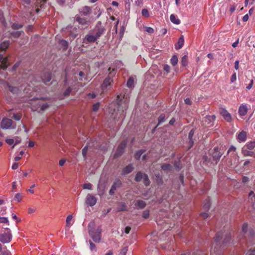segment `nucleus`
<instances>
[{"label":"nucleus","mask_w":255,"mask_h":255,"mask_svg":"<svg viewBox=\"0 0 255 255\" xmlns=\"http://www.w3.org/2000/svg\"><path fill=\"white\" fill-rule=\"evenodd\" d=\"M117 107L114 109V112L112 114V118L117 121L125 117L124 112L128 108V101L125 99L124 96L118 95L116 99Z\"/></svg>","instance_id":"1"},{"label":"nucleus","mask_w":255,"mask_h":255,"mask_svg":"<svg viewBox=\"0 0 255 255\" xmlns=\"http://www.w3.org/2000/svg\"><path fill=\"white\" fill-rule=\"evenodd\" d=\"M224 237H225V238L223 240V244L226 246L231 239L230 233L228 232L223 233L222 231H220L217 233L215 237V242L216 244L217 245L218 243L220 244L221 240L223 239Z\"/></svg>","instance_id":"2"},{"label":"nucleus","mask_w":255,"mask_h":255,"mask_svg":"<svg viewBox=\"0 0 255 255\" xmlns=\"http://www.w3.org/2000/svg\"><path fill=\"white\" fill-rule=\"evenodd\" d=\"M35 78L33 76H30L28 78V80L31 82V84L34 86V82H42L44 84H46L47 82H49L51 79V76L50 73L47 72L43 74V75L39 79H35Z\"/></svg>","instance_id":"3"},{"label":"nucleus","mask_w":255,"mask_h":255,"mask_svg":"<svg viewBox=\"0 0 255 255\" xmlns=\"http://www.w3.org/2000/svg\"><path fill=\"white\" fill-rule=\"evenodd\" d=\"M12 239V235L9 228H6L3 233L0 234V242L5 243H8Z\"/></svg>","instance_id":"4"},{"label":"nucleus","mask_w":255,"mask_h":255,"mask_svg":"<svg viewBox=\"0 0 255 255\" xmlns=\"http://www.w3.org/2000/svg\"><path fill=\"white\" fill-rule=\"evenodd\" d=\"M223 153L224 152L221 151L218 147H215L213 150L210 151V154L212 155L213 160L216 164L218 163Z\"/></svg>","instance_id":"5"},{"label":"nucleus","mask_w":255,"mask_h":255,"mask_svg":"<svg viewBox=\"0 0 255 255\" xmlns=\"http://www.w3.org/2000/svg\"><path fill=\"white\" fill-rule=\"evenodd\" d=\"M13 121L9 119H3L0 123V127L2 129H13L15 125H13Z\"/></svg>","instance_id":"6"},{"label":"nucleus","mask_w":255,"mask_h":255,"mask_svg":"<svg viewBox=\"0 0 255 255\" xmlns=\"http://www.w3.org/2000/svg\"><path fill=\"white\" fill-rule=\"evenodd\" d=\"M227 154H230V156L231 158V160L229 161V164L232 165L233 164V160L235 163L237 160L238 157L236 153V148L234 146H231L228 149Z\"/></svg>","instance_id":"7"},{"label":"nucleus","mask_w":255,"mask_h":255,"mask_svg":"<svg viewBox=\"0 0 255 255\" xmlns=\"http://www.w3.org/2000/svg\"><path fill=\"white\" fill-rule=\"evenodd\" d=\"M89 233L94 242L96 243H99L100 242L101 236L100 230L98 229L96 231L90 230Z\"/></svg>","instance_id":"8"},{"label":"nucleus","mask_w":255,"mask_h":255,"mask_svg":"<svg viewBox=\"0 0 255 255\" xmlns=\"http://www.w3.org/2000/svg\"><path fill=\"white\" fill-rule=\"evenodd\" d=\"M127 143L125 141L122 142L118 146L115 153L114 154V158L121 156L124 152V150L126 147Z\"/></svg>","instance_id":"9"},{"label":"nucleus","mask_w":255,"mask_h":255,"mask_svg":"<svg viewBox=\"0 0 255 255\" xmlns=\"http://www.w3.org/2000/svg\"><path fill=\"white\" fill-rule=\"evenodd\" d=\"M75 18V20L78 22L79 24L85 26V27L88 26L91 23V21L89 19H88L87 18L82 17L78 14L76 15Z\"/></svg>","instance_id":"10"},{"label":"nucleus","mask_w":255,"mask_h":255,"mask_svg":"<svg viewBox=\"0 0 255 255\" xmlns=\"http://www.w3.org/2000/svg\"><path fill=\"white\" fill-rule=\"evenodd\" d=\"M9 65V62L7 57H4L2 55H0V67L3 70L6 69Z\"/></svg>","instance_id":"11"},{"label":"nucleus","mask_w":255,"mask_h":255,"mask_svg":"<svg viewBox=\"0 0 255 255\" xmlns=\"http://www.w3.org/2000/svg\"><path fill=\"white\" fill-rule=\"evenodd\" d=\"M79 12L81 15L88 16L91 13L92 8L88 6H84L79 9Z\"/></svg>","instance_id":"12"},{"label":"nucleus","mask_w":255,"mask_h":255,"mask_svg":"<svg viewBox=\"0 0 255 255\" xmlns=\"http://www.w3.org/2000/svg\"><path fill=\"white\" fill-rule=\"evenodd\" d=\"M113 82V80L108 76L104 80L102 84L101 87L103 91H105V90L109 89V87H110L112 83Z\"/></svg>","instance_id":"13"},{"label":"nucleus","mask_w":255,"mask_h":255,"mask_svg":"<svg viewBox=\"0 0 255 255\" xmlns=\"http://www.w3.org/2000/svg\"><path fill=\"white\" fill-rule=\"evenodd\" d=\"M97 202L96 198L90 194H88L86 197V203L90 206H94Z\"/></svg>","instance_id":"14"},{"label":"nucleus","mask_w":255,"mask_h":255,"mask_svg":"<svg viewBox=\"0 0 255 255\" xmlns=\"http://www.w3.org/2000/svg\"><path fill=\"white\" fill-rule=\"evenodd\" d=\"M220 113L227 122H231L232 121L231 115L226 110L223 108L221 109L220 110Z\"/></svg>","instance_id":"15"},{"label":"nucleus","mask_w":255,"mask_h":255,"mask_svg":"<svg viewBox=\"0 0 255 255\" xmlns=\"http://www.w3.org/2000/svg\"><path fill=\"white\" fill-rule=\"evenodd\" d=\"M122 183L120 179H118L116 181L114 182L112 186L111 189L109 191V194L111 195H113L115 193V190L121 186Z\"/></svg>","instance_id":"16"},{"label":"nucleus","mask_w":255,"mask_h":255,"mask_svg":"<svg viewBox=\"0 0 255 255\" xmlns=\"http://www.w3.org/2000/svg\"><path fill=\"white\" fill-rule=\"evenodd\" d=\"M7 86H8L9 90L13 94H17L19 92L20 90H23L24 91V92L25 93L28 92L27 91H26V89L25 88L23 89L22 87H21L20 89H19V88H18L16 87H13V86H10L9 84H7Z\"/></svg>","instance_id":"17"},{"label":"nucleus","mask_w":255,"mask_h":255,"mask_svg":"<svg viewBox=\"0 0 255 255\" xmlns=\"http://www.w3.org/2000/svg\"><path fill=\"white\" fill-rule=\"evenodd\" d=\"M133 165L132 164H129L123 169L122 174L126 175L130 173L133 170Z\"/></svg>","instance_id":"18"},{"label":"nucleus","mask_w":255,"mask_h":255,"mask_svg":"<svg viewBox=\"0 0 255 255\" xmlns=\"http://www.w3.org/2000/svg\"><path fill=\"white\" fill-rule=\"evenodd\" d=\"M194 133H195L194 129H192L189 133V134H188L189 144V146L188 147L189 149L191 148L194 144V141L193 140V136L194 134Z\"/></svg>","instance_id":"19"},{"label":"nucleus","mask_w":255,"mask_h":255,"mask_svg":"<svg viewBox=\"0 0 255 255\" xmlns=\"http://www.w3.org/2000/svg\"><path fill=\"white\" fill-rule=\"evenodd\" d=\"M237 139L239 142L245 141L247 139V133L245 131H242L238 134Z\"/></svg>","instance_id":"20"},{"label":"nucleus","mask_w":255,"mask_h":255,"mask_svg":"<svg viewBox=\"0 0 255 255\" xmlns=\"http://www.w3.org/2000/svg\"><path fill=\"white\" fill-rule=\"evenodd\" d=\"M184 43V39L183 35H181L178 39L177 43L175 45V48L176 50L181 49Z\"/></svg>","instance_id":"21"},{"label":"nucleus","mask_w":255,"mask_h":255,"mask_svg":"<svg viewBox=\"0 0 255 255\" xmlns=\"http://www.w3.org/2000/svg\"><path fill=\"white\" fill-rule=\"evenodd\" d=\"M248 112V108L246 105H242L239 108V113L241 116H245Z\"/></svg>","instance_id":"22"},{"label":"nucleus","mask_w":255,"mask_h":255,"mask_svg":"<svg viewBox=\"0 0 255 255\" xmlns=\"http://www.w3.org/2000/svg\"><path fill=\"white\" fill-rule=\"evenodd\" d=\"M9 45V41H5L0 44V51H5Z\"/></svg>","instance_id":"23"},{"label":"nucleus","mask_w":255,"mask_h":255,"mask_svg":"<svg viewBox=\"0 0 255 255\" xmlns=\"http://www.w3.org/2000/svg\"><path fill=\"white\" fill-rule=\"evenodd\" d=\"M135 206H138L139 209H143L146 205V203L143 200H137L135 204Z\"/></svg>","instance_id":"24"},{"label":"nucleus","mask_w":255,"mask_h":255,"mask_svg":"<svg viewBox=\"0 0 255 255\" xmlns=\"http://www.w3.org/2000/svg\"><path fill=\"white\" fill-rule=\"evenodd\" d=\"M91 147V145L90 143H88V144L83 148L82 149V155L83 156L84 158H86L87 153L88 152V148Z\"/></svg>","instance_id":"25"},{"label":"nucleus","mask_w":255,"mask_h":255,"mask_svg":"<svg viewBox=\"0 0 255 255\" xmlns=\"http://www.w3.org/2000/svg\"><path fill=\"white\" fill-rule=\"evenodd\" d=\"M170 19L172 23L175 24H179L180 23V19L177 18V17L174 14H172L170 15Z\"/></svg>","instance_id":"26"},{"label":"nucleus","mask_w":255,"mask_h":255,"mask_svg":"<svg viewBox=\"0 0 255 255\" xmlns=\"http://www.w3.org/2000/svg\"><path fill=\"white\" fill-rule=\"evenodd\" d=\"M119 211H127L128 207L125 203H120L118 208Z\"/></svg>","instance_id":"27"},{"label":"nucleus","mask_w":255,"mask_h":255,"mask_svg":"<svg viewBox=\"0 0 255 255\" xmlns=\"http://www.w3.org/2000/svg\"><path fill=\"white\" fill-rule=\"evenodd\" d=\"M85 39L89 42H94L97 40L96 37L91 35H87Z\"/></svg>","instance_id":"28"},{"label":"nucleus","mask_w":255,"mask_h":255,"mask_svg":"<svg viewBox=\"0 0 255 255\" xmlns=\"http://www.w3.org/2000/svg\"><path fill=\"white\" fill-rule=\"evenodd\" d=\"M105 29L104 28H100L98 29L96 32L95 36L96 37V39L99 38L103 33H104Z\"/></svg>","instance_id":"29"},{"label":"nucleus","mask_w":255,"mask_h":255,"mask_svg":"<svg viewBox=\"0 0 255 255\" xmlns=\"http://www.w3.org/2000/svg\"><path fill=\"white\" fill-rule=\"evenodd\" d=\"M143 174L141 172L139 171L136 174L134 180L136 182H139V181H140L142 179H143Z\"/></svg>","instance_id":"30"},{"label":"nucleus","mask_w":255,"mask_h":255,"mask_svg":"<svg viewBox=\"0 0 255 255\" xmlns=\"http://www.w3.org/2000/svg\"><path fill=\"white\" fill-rule=\"evenodd\" d=\"M178 61V58H177V56H176L175 55L172 56V57L170 59V63L173 66L176 65L177 64Z\"/></svg>","instance_id":"31"},{"label":"nucleus","mask_w":255,"mask_h":255,"mask_svg":"<svg viewBox=\"0 0 255 255\" xmlns=\"http://www.w3.org/2000/svg\"><path fill=\"white\" fill-rule=\"evenodd\" d=\"M144 151V150L142 149L138 150L134 154V158L137 160L139 159L140 156Z\"/></svg>","instance_id":"32"},{"label":"nucleus","mask_w":255,"mask_h":255,"mask_svg":"<svg viewBox=\"0 0 255 255\" xmlns=\"http://www.w3.org/2000/svg\"><path fill=\"white\" fill-rule=\"evenodd\" d=\"M246 146L250 150L253 149L255 147V141L248 142L246 144Z\"/></svg>","instance_id":"33"},{"label":"nucleus","mask_w":255,"mask_h":255,"mask_svg":"<svg viewBox=\"0 0 255 255\" xmlns=\"http://www.w3.org/2000/svg\"><path fill=\"white\" fill-rule=\"evenodd\" d=\"M59 43L62 46L63 50H65L67 49L68 44L66 40H61Z\"/></svg>","instance_id":"34"},{"label":"nucleus","mask_w":255,"mask_h":255,"mask_svg":"<svg viewBox=\"0 0 255 255\" xmlns=\"http://www.w3.org/2000/svg\"><path fill=\"white\" fill-rule=\"evenodd\" d=\"M73 217L71 215H69L67 217L66 220V226H68L69 227L72 225L71 221L72 220Z\"/></svg>","instance_id":"35"},{"label":"nucleus","mask_w":255,"mask_h":255,"mask_svg":"<svg viewBox=\"0 0 255 255\" xmlns=\"http://www.w3.org/2000/svg\"><path fill=\"white\" fill-rule=\"evenodd\" d=\"M203 163H205L207 165L209 163H211L210 157H209L206 155H204L203 157Z\"/></svg>","instance_id":"36"},{"label":"nucleus","mask_w":255,"mask_h":255,"mask_svg":"<svg viewBox=\"0 0 255 255\" xmlns=\"http://www.w3.org/2000/svg\"><path fill=\"white\" fill-rule=\"evenodd\" d=\"M46 0H37L36 2V6L37 7L39 6L41 8L43 7Z\"/></svg>","instance_id":"37"},{"label":"nucleus","mask_w":255,"mask_h":255,"mask_svg":"<svg viewBox=\"0 0 255 255\" xmlns=\"http://www.w3.org/2000/svg\"><path fill=\"white\" fill-rule=\"evenodd\" d=\"M143 183L145 186H148L149 184L150 181L148 179V176L146 174H143Z\"/></svg>","instance_id":"38"},{"label":"nucleus","mask_w":255,"mask_h":255,"mask_svg":"<svg viewBox=\"0 0 255 255\" xmlns=\"http://www.w3.org/2000/svg\"><path fill=\"white\" fill-rule=\"evenodd\" d=\"M133 79L131 77H130L127 81V85L128 88H132L133 86Z\"/></svg>","instance_id":"39"},{"label":"nucleus","mask_w":255,"mask_h":255,"mask_svg":"<svg viewBox=\"0 0 255 255\" xmlns=\"http://www.w3.org/2000/svg\"><path fill=\"white\" fill-rule=\"evenodd\" d=\"M171 167V165L169 164H164L161 165L162 169L164 171L170 170Z\"/></svg>","instance_id":"40"},{"label":"nucleus","mask_w":255,"mask_h":255,"mask_svg":"<svg viewBox=\"0 0 255 255\" xmlns=\"http://www.w3.org/2000/svg\"><path fill=\"white\" fill-rule=\"evenodd\" d=\"M22 195L21 194L18 193L15 194L14 200L17 201V202H19L22 200Z\"/></svg>","instance_id":"41"},{"label":"nucleus","mask_w":255,"mask_h":255,"mask_svg":"<svg viewBox=\"0 0 255 255\" xmlns=\"http://www.w3.org/2000/svg\"><path fill=\"white\" fill-rule=\"evenodd\" d=\"M188 58L186 55H184L181 59V64L183 66H186L187 64Z\"/></svg>","instance_id":"42"},{"label":"nucleus","mask_w":255,"mask_h":255,"mask_svg":"<svg viewBox=\"0 0 255 255\" xmlns=\"http://www.w3.org/2000/svg\"><path fill=\"white\" fill-rule=\"evenodd\" d=\"M210 205H211V203H210V200L209 199H207V200H206V202H205V203H204V204L203 205V208L205 210H208L209 209Z\"/></svg>","instance_id":"43"},{"label":"nucleus","mask_w":255,"mask_h":255,"mask_svg":"<svg viewBox=\"0 0 255 255\" xmlns=\"http://www.w3.org/2000/svg\"><path fill=\"white\" fill-rule=\"evenodd\" d=\"M165 117V116L164 114H161L160 115V116L158 118V123L156 127H157L159 125H160L161 123H163L164 121Z\"/></svg>","instance_id":"44"},{"label":"nucleus","mask_w":255,"mask_h":255,"mask_svg":"<svg viewBox=\"0 0 255 255\" xmlns=\"http://www.w3.org/2000/svg\"><path fill=\"white\" fill-rule=\"evenodd\" d=\"M0 255H11L10 252L6 248L3 249L2 251L0 252Z\"/></svg>","instance_id":"45"},{"label":"nucleus","mask_w":255,"mask_h":255,"mask_svg":"<svg viewBox=\"0 0 255 255\" xmlns=\"http://www.w3.org/2000/svg\"><path fill=\"white\" fill-rule=\"evenodd\" d=\"M248 224L245 223H244L243 225V226H242V232L245 234L247 233V230H248Z\"/></svg>","instance_id":"46"},{"label":"nucleus","mask_w":255,"mask_h":255,"mask_svg":"<svg viewBox=\"0 0 255 255\" xmlns=\"http://www.w3.org/2000/svg\"><path fill=\"white\" fill-rule=\"evenodd\" d=\"M90 243V249L91 251H96V245L92 242V241H89Z\"/></svg>","instance_id":"47"},{"label":"nucleus","mask_w":255,"mask_h":255,"mask_svg":"<svg viewBox=\"0 0 255 255\" xmlns=\"http://www.w3.org/2000/svg\"><path fill=\"white\" fill-rule=\"evenodd\" d=\"M11 118L16 121H20L21 119L20 115L18 114H13Z\"/></svg>","instance_id":"48"},{"label":"nucleus","mask_w":255,"mask_h":255,"mask_svg":"<svg viewBox=\"0 0 255 255\" xmlns=\"http://www.w3.org/2000/svg\"><path fill=\"white\" fill-rule=\"evenodd\" d=\"M12 28L13 29H18L22 27V25L17 23H13L12 25Z\"/></svg>","instance_id":"49"},{"label":"nucleus","mask_w":255,"mask_h":255,"mask_svg":"<svg viewBox=\"0 0 255 255\" xmlns=\"http://www.w3.org/2000/svg\"><path fill=\"white\" fill-rule=\"evenodd\" d=\"M21 33V31L13 32L11 33V35L15 38H17L20 36Z\"/></svg>","instance_id":"50"},{"label":"nucleus","mask_w":255,"mask_h":255,"mask_svg":"<svg viewBox=\"0 0 255 255\" xmlns=\"http://www.w3.org/2000/svg\"><path fill=\"white\" fill-rule=\"evenodd\" d=\"M0 223H7L9 225V221L8 219L6 217H0Z\"/></svg>","instance_id":"51"},{"label":"nucleus","mask_w":255,"mask_h":255,"mask_svg":"<svg viewBox=\"0 0 255 255\" xmlns=\"http://www.w3.org/2000/svg\"><path fill=\"white\" fill-rule=\"evenodd\" d=\"M142 15L143 16H144L145 17H148L149 16V12L147 9H143L141 11Z\"/></svg>","instance_id":"52"},{"label":"nucleus","mask_w":255,"mask_h":255,"mask_svg":"<svg viewBox=\"0 0 255 255\" xmlns=\"http://www.w3.org/2000/svg\"><path fill=\"white\" fill-rule=\"evenodd\" d=\"M83 188L85 189L91 190L92 189V184L90 183L83 184Z\"/></svg>","instance_id":"53"},{"label":"nucleus","mask_w":255,"mask_h":255,"mask_svg":"<svg viewBox=\"0 0 255 255\" xmlns=\"http://www.w3.org/2000/svg\"><path fill=\"white\" fill-rule=\"evenodd\" d=\"M149 212L148 210H145V211H143V214H142V217L144 218L147 219L149 217Z\"/></svg>","instance_id":"54"},{"label":"nucleus","mask_w":255,"mask_h":255,"mask_svg":"<svg viewBox=\"0 0 255 255\" xmlns=\"http://www.w3.org/2000/svg\"><path fill=\"white\" fill-rule=\"evenodd\" d=\"M72 91V89L70 87H68L66 90L64 92V96H69L70 93H71Z\"/></svg>","instance_id":"55"},{"label":"nucleus","mask_w":255,"mask_h":255,"mask_svg":"<svg viewBox=\"0 0 255 255\" xmlns=\"http://www.w3.org/2000/svg\"><path fill=\"white\" fill-rule=\"evenodd\" d=\"M100 104L99 103H97L93 105V110L96 112L99 109Z\"/></svg>","instance_id":"56"},{"label":"nucleus","mask_w":255,"mask_h":255,"mask_svg":"<svg viewBox=\"0 0 255 255\" xmlns=\"http://www.w3.org/2000/svg\"><path fill=\"white\" fill-rule=\"evenodd\" d=\"M145 31L149 34H151L154 32V29L152 27H146Z\"/></svg>","instance_id":"57"},{"label":"nucleus","mask_w":255,"mask_h":255,"mask_svg":"<svg viewBox=\"0 0 255 255\" xmlns=\"http://www.w3.org/2000/svg\"><path fill=\"white\" fill-rule=\"evenodd\" d=\"M237 79V76H236V73L234 72L231 77V82L233 83Z\"/></svg>","instance_id":"58"},{"label":"nucleus","mask_w":255,"mask_h":255,"mask_svg":"<svg viewBox=\"0 0 255 255\" xmlns=\"http://www.w3.org/2000/svg\"><path fill=\"white\" fill-rule=\"evenodd\" d=\"M249 197L253 201H255V194H254V192L251 191L249 193Z\"/></svg>","instance_id":"59"},{"label":"nucleus","mask_w":255,"mask_h":255,"mask_svg":"<svg viewBox=\"0 0 255 255\" xmlns=\"http://www.w3.org/2000/svg\"><path fill=\"white\" fill-rule=\"evenodd\" d=\"M128 251L127 247H124L122 249L120 252V255H126V253Z\"/></svg>","instance_id":"60"},{"label":"nucleus","mask_w":255,"mask_h":255,"mask_svg":"<svg viewBox=\"0 0 255 255\" xmlns=\"http://www.w3.org/2000/svg\"><path fill=\"white\" fill-rule=\"evenodd\" d=\"M245 255H255V250H250Z\"/></svg>","instance_id":"61"},{"label":"nucleus","mask_w":255,"mask_h":255,"mask_svg":"<svg viewBox=\"0 0 255 255\" xmlns=\"http://www.w3.org/2000/svg\"><path fill=\"white\" fill-rule=\"evenodd\" d=\"M174 166L175 167V168L178 170H179L181 169L180 161L175 162Z\"/></svg>","instance_id":"62"},{"label":"nucleus","mask_w":255,"mask_h":255,"mask_svg":"<svg viewBox=\"0 0 255 255\" xmlns=\"http://www.w3.org/2000/svg\"><path fill=\"white\" fill-rule=\"evenodd\" d=\"M170 69V66L167 65H164L163 66V70L166 71L167 73L169 72Z\"/></svg>","instance_id":"63"},{"label":"nucleus","mask_w":255,"mask_h":255,"mask_svg":"<svg viewBox=\"0 0 255 255\" xmlns=\"http://www.w3.org/2000/svg\"><path fill=\"white\" fill-rule=\"evenodd\" d=\"M6 142L9 145H12L14 142V140L13 139H7L5 140Z\"/></svg>","instance_id":"64"}]
</instances>
